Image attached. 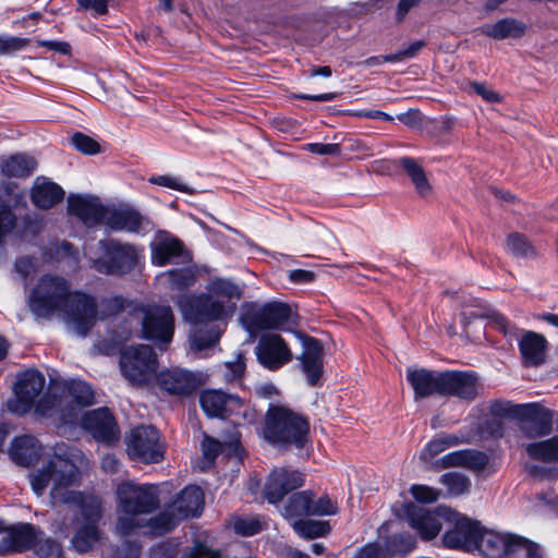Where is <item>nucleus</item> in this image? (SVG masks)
<instances>
[{"label": "nucleus", "mask_w": 558, "mask_h": 558, "mask_svg": "<svg viewBox=\"0 0 558 558\" xmlns=\"http://www.w3.org/2000/svg\"><path fill=\"white\" fill-rule=\"evenodd\" d=\"M84 463L81 450L57 445L52 457L29 474L34 493L41 496L50 486V497L54 504H65L74 508L71 518V546L78 554L94 549L102 537L101 522L105 514L102 499L93 494L70 490L81 481L80 469Z\"/></svg>", "instance_id": "obj_1"}, {"label": "nucleus", "mask_w": 558, "mask_h": 558, "mask_svg": "<svg viewBox=\"0 0 558 558\" xmlns=\"http://www.w3.org/2000/svg\"><path fill=\"white\" fill-rule=\"evenodd\" d=\"M208 295H181L178 299L177 304L186 322L196 326L205 322L222 320L229 315L223 300L241 298L239 287L225 279L213 280L208 286Z\"/></svg>", "instance_id": "obj_2"}, {"label": "nucleus", "mask_w": 558, "mask_h": 558, "mask_svg": "<svg viewBox=\"0 0 558 558\" xmlns=\"http://www.w3.org/2000/svg\"><path fill=\"white\" fill-rule=\"evenodd\" d=\"M265 439L280 449H304L310 442L307 418L286 407L270 404L263 427Z\"/></svg>", "instance_id": "obj_3"}, {"label": "nucleus", "mask_w": 558, "mask_h": 558, "mask_svg": "<svg viewBox=\"0 0 558 558\" xmlns=\"http://www.w3.org/2000/svg\"><path fill=\"white\" fill-rule=\"evenodd\" d=\"M475 549L487 558H541L539 547L524 537L480 529Z\"/></svg>", "instance_id": "obj_4"}, {"label": "nucleus", "mask_w": 558, "mask_h": 558, "mask_svg": "<svg viewBox=\"0 0 558 558\" xmlns=\"http://www.w3.org/2000/svg\"><path fill=\"white\" fill-rule=\"evenodd\" d=\"M94 402V391L92 387L82 380H71L65 384L63 393L57 397L52 390H49L37 403V411L45 415L51 414L53 410L60 411V417L64 423H75L78 413L72 403L78 407H88Z\"/></svg>", "instance_id": "obj_5"}, {"label": "nucleus", "mask_w": 558, "mask_h": 558, "mask_svg": "<svg viewBox=\"0 0 558 558\" xmlns=\"http://www.w3.org/2000/svg\"><path fill=\"white\" fill-rule=\"evenodd\" d=\"M70 293V283L66 279L54 275H45L39 278L33 289L28 306L39 317H49L58 312Z\"/></svg>", "instance_id": "obj_6"}, {"label": "nucleus", "mask_w": 558, "mask_h": 558, "mask_svg": "<svg viewBox=\"0 0 558 558\" xmlns=\"http://www.w3.org/2000/svg\"><path fill=\"white\" fill-rule=\"evenodd\" d=\"M142 337L153 341L160 350H166L174 333V316L170 306L153 305L142 307L136 313Z\"/></svg>", "instance_id": "obj_7"}, {"label": "nucleus", "mask_w": 558, "mask_h": 558, "mask_svg": "<svg viewBox=\"0 0 558 558\" xmlns=\"http://www.w3.org/2000/svg\"><path fill=\"white\" fill-rule=\"evenodd\" d=\"M104 256L92 260L90 267L107 276H123L131 272L138 259L137 250L129 243L109 239L99 242Z\"/></svg>", "instance_id": "obj_8"}, {"label": "nucleus", "mask_w": 558, "mask_h": 558, "mask_svg": "<svg viewBox=\"0 0 558 558\" xmlns=\"http://www.w3.org/2000/svg\"><path fill=\"white\" fill-rule=\"evenodd\" d=\"M128 456L142 463H159L165 457V445L160 434L151 425H140L125 437Z\"/></svg>", "instance_id": "obj_9"}, {"label": "nucleus", "mask_w": 558, "mask_h": 558, "mask_svg": "<svg viewBox=\"0 0 558 558\" xmlns=\"http://www.w3.org/2000/svg\"><path fill=\"white\" fill-rule=\"evenodd\" d=\"M294 317L295 313L290 305L269 302L248 308L242 320L248 331L256 332L267 329H284L290 324H294Z\"/></svg>", "instance_id": "obj_10"}, {"label": "nucleus", "mask_w": 558, "mask_h": 558, "mask_svg": "<svg viewBox=\"0 0 558 558\" xmlns=\"http://www.w3.org/2000/svg\"><path fill=\"white\" fill-rule=\"evenodd\" d=\"M159 486L122 483L117 488L119 507L126 514H146L159 508Z\"/></svg>", "instance_id": "obj_11"}, {"label": "nucleus", "mask_w": 558, "mask_h": 558, "mask_svg": "<svg viewBox=\"0 0 558 558\" xmlns=\"http://www.w3.org/2000/svg\"><path fill=\"white\" fill-rule=\"evenodd\" d=\"M156 353L150 345L140 344L121 352L120 369L124 378L133 386H142L155 372Z\"/></svg>", "instance_id": "obj_12"}, {"label": "nucleus", "mask_w": 558, "mask_h": 558, "mask_svg": "<svg viewBox=\"0 0 558 558\" xmlns=\"http://www.w3.org/2000/svg\"><path fill=\"white\" fill-rule=\"evenodd\" d=\"M65 316L68 325L80 336H86L97 320V304L92 296L71 292L58 311Z\"/></svg>", "instance_id": "obj_13"}, {"label": "nucleus", "mask_w": 558, "mask_h": 558, "mask_svg": "<svg viewBox=\"0 0 558 558\" xmlns=\"http://www.w3.org/2000/svg\"><path fill=\"white\" fill-rule=\"evenodd\" d=\"M311 490L292 494L282 509L286 519H296L310 515H332L338 511V506L328 496L314 499Z\"/></svg>", "instance_id": "obj_14"}, {"label": "nucleus", "mask_w": 558, "mask_h": 558, "mask_svg": "<svg viewBox=\"0 0 558 558\" xmlns=\"http://www.w3.org/2000/svg\"><path fill=\"white\" fill-rule=\"evenodd\" d=\"M257 362L268 371H278L293 359L291 349L278 333L263 335L254 348Z\"/></svg>", "instance_id": "obj_15"}, {"label": "nucleus", "mask_w": 558, "mask_h": 558, "mask_svg": "<svg viewBox=\"0 0 558 558\" xmlns=\"http://www.w3.org/2000/svg\"><path fill=\"white\" fill-rule=\"evenodd\" d=\"M440 396H451L464 401H473L480 395V377L473 372H441Z\"/></svg>", "instance_id": "obj_16"}, {"label": "nucleus", "mask_w": 558, "mask_h": 558, "mask_svg": "<svg viewBox=\"0 0 558 558\" xmlns=\"http://www.w3.org/2000/svg\"><path fill=\"white\" fill-rule=\"evenodd\" d=\"M298 337L303 348V352L298 356V360L301 362L308 385L316 386L323 376L324 348L320 341L313 337L304 333H299Z\"/></svg>", "instance_id": "obj_17"}, {"label": "nucleus", "mask_w": 558, "mask_h": 558, "mask_svg": "<svg viewBox=\"0 0 558 558\" xmlns=\"http://www.w3.org/2000/svg\"><path fill=\"white\" fill-rule=\"evenodd\" d=\"M82 425L101 442H112L119 438V428L112 413L107 408L86 412Z\"/></svg>", "instance_id": "obj_18"}, {"label": "nucleus", "mask_w": 558, "mask_h": 558, "mask_svg": "<svg viewBox=\"0 0 558 558\" xmlns=\"http://www.w3.org/2000/svg\"><path fill=\"white\" fill-rule=\"evenodd\" d=\"M303 484L304 477L299 471L278 468L272 470L269 474L264 488V495L269 502L276 504L289 492L303 486Z\"/></svg>", "instance_id": "obj_19"}, {"label": "nucleus", "mask_w": 558, "mask_h": 558, "mask_svg": "<svg viewBox=\"0 0 558 558\" xmlns=\"http://www.w3.org/2000/svg\"><path fill=\"white\" fill-rule=\"evenodd\" d=\"M157 385L170 395L187 396L199 387L201 381L194 373L175 367L160 372Z\"/></svg>", "instance_id": "obj_20"}, {"label": "nucleus", "mask_w": 558, "mask_h": 558, "mask_svg": "<svg viewBox=\"0 0 558 558\" xmlns=\"http://www.w3.org/2000/svg\"><path fill=\"white\" fill-rule=\"evenodd\" d=\"M105 223L114 231L140 232L150 226L149 218L132 206L107 209Z\"/></svg>", "instance_id": "obj_21"}, {"label": "nucleus", "mask_w": 558, "mask_h": 558, "mask_svg": "<svg viewBox=\"0 0 558 558\" xmlns=\"http://www.w3.org/2000/svg\"><path fill=\"white\" fill-rule=\"evenodd\" d=\"M521 429L527 437H541L551 432L553 412L537 403L524 404Z\"/></svg>", "instance_id": "obj_22"}, {"label": "nucleus", "mask_w": 558, "mask_h": 558, "mask_svg": "<svg viewBox=\"0 0 558 558\" xmlns=\"http://www.w3.org/2000/svg\"><path fill=\"white\" fill-rule=\"evenodd\" d=\"M481 526L466 518L460 519L442 536V544L451 549H475Z\"/></svg>", "instance_id": "obj_23"}, {"label": "nucleus", "mask_w": 558, "mask_h": 558, "mask_svg": "<svg viewBox=\"0 0 558 558\" xmlns=\"http://www.w3.org/2000/svg\"><path fill=\"white\" fill-rule=\"evenodd\" d=\"M199 401L208 416L226 417L236 413L243 405V401L239 397L227 395L221 390L204 391Z\"/></svg>", "instance_id": "obj_24"}, {"label": "nucleus", "mask_w": 558, "mask_h": 558, "mask_svg": "<svg viewBox=\"0 0 558 558\" xmlns=\"http://www.w3.org/2000/svg\"><path fill=\"white\" fill-rule=\"evenodd\" d=\"M45 384V376L37 371H26L19 376L14 386V392L22 403L23 411H27L39 398Z\"/></svg>", "instance_id": "obj_25"}, {"label": "nucleus", "mask_w": 558, "mask_h": 558, "mask_svg": "<svg viewBox=\"0 0 558 558\" xmlns=\"http://www.w3.org/2000/svg\"><path fill=\"white\" fill-rule=\"evenodd\" d=\"M36 529L29 523H21L8 530V534L0 541V554L24 551L36 544Z\"/></svg>", "instance_id": "obj_26"}, {"label": "nucleus", "mask_w": 558, "mask_h": 558, "mask_svg": "<svg viewBox=\"0 0 558 558\" xmlns=\"http://www.w3.org/2000/svg\"><path fill=\"white\" fill-rule=\"evenodd\" d=\"M407 379L414 390L415 400L433 395L440 396L441 372H433L426 368H408Z\"/></svg>", "instance_id": "obj_27"}, {"label": "nucleus", "mask_w": 558, "mask_h": 558, "mask_svg": "<svg viewBox=\"0 0 558 558\" xmlns=\"http://www.w3.org/2000/svg\"><path fill=\"white\" fill-rule=\"evenodd\" d=\"M68 205L69 213L80 218L88 227L105 221L107 208L94 199L71 195Z\"/></svg>", "instance_id": "obj_28"}, {"label": "nucleus", "mask_w": 558, "mask_h": 558, "mask_svg": "<svg viewBox=\"0 0 558 558\" xmlns=\"http://www.w3.org/2000/svg\"><path fill=\"white\" fill-rule=\"evenodd\" d=\"M204 505V494L196 485H190L183 488L175 499L170 504L173 511L178 513L179 519L199 515Z\"/></svg>", "instance_id": "obj_29"}, {"label": "nucleus", "mask_w": 558, "mask_h": 558, "mask_svg": "<svg viewBox=\"0 0 558 558\" xmlns=\"http://www.w3.org/2000/svg\"><path fill=\"white\" fill-rule=\"evenodd\" d=\"M546 338L534 331H525L519 341V349L526 365L538 366L545 361Z\"/></svg>", "instance_id": "obj_30"}, {"label": "nucleus", "mask_w": 558, "mask_h": 558, "mask_svg": "<svg viewBox=\"0 0 558 558\" xmlns=\"http://www.w3.org/2000/svg\"><path fill=\"white\" fill-rule=\"evenodd\" d=\"M202 451L203 456L210 463L214 462L219 453H227L228 456L241 458L243 449L240 446V435L236 430H233L228 439L223 440L205 436L202 441Z\"/></svg>", "instance_id": "obj_31"}, {"label": "nucleus", "mask_w": 558, "mask_h": 558, "mask_svg": "<svg viewBox=\"0 0 558 558\" xmlns=\"http://www.w3.org/2000/svg\"><path fill=\"white\" fill-rule=\"evenodd\" d=\"M183 254L182 242L167 233L160 234L151 243V262L157 266H166L173 258Z\"/></svg>", "instance_id": "obj_32"}, {"label": "nucleus", "mask_w": 558, "mask_h": 558, "mask_svg": "<svg viewBox=\"0 0 558 558\" xmlns=\"http://www.w3.org/2000/svg\"><path fill=\"white\" fill-rule=\"evenodd\" d=\"M527 29L525 23L513 19L505 17L498 20L494 24H485L481 27V34L495 39L504 40L508 38L517 39L521 38Z\"/></svg>", "instance_id": "obj_33"}, {"label": "nucleus", "mask_w": 558, "mask_h": 558, "mask_svg": "<svg viewBox=\"0 0 558 558\" xmlns=\"http://www.w3.org/2000/svg\"><path fill=\"white\" fill-rule=\"evenodd\" d=\"M461 317L464 326L470 324L472 319L486 317L490 318L506 336L511 335L512 332L517 335L519 331L518 328L509 324L508 319L502 314L482 304L465 305L461 313Z\"/></svg>", "instance_id": "obj_34"}, {"label": "nucleus", "mask_w": 558, "mask_h": 558, "mask_svg": "<svg viewBox=\"0 0 558 558\" xmlns=\"http://www.w3.org/2000/svg\"><path fill=\"white\" fill-rule=\"evenodd\" d=\"M41 446L37 439L32 436H21L15 438L10 449V456L14 462L20 465H31L39 458Z\"/></svg>", "instance_id": "obj_35"}, {"label": "nucleus", "mask_w": 558, "mask_h": 558, "mask_svg": "<svg viewBox=\"0 0 558 558\" xmlns=\"http://www.w3.org/2000/svg\"><path fill=\"white\" fill-rule=\"evenodd\" d=\"M64 191L54 182L43 180L36 182L32 189L31 198L35 206L48 209L62 202Z\"/></svg>", "instance_id": "obj_36"}, {"label": "nucleus", "mask_w": 558, "mask_h": 558, "mask_svg": "<svg viewBox=\"0 0 558 558\" xmlns=\"http://www.w3.org/2000/svg\"><path fill=\"white\" fill-rule=\"evenodd\" d=\"M37 167L35 158L25 154L0 157L1 173L8 178L29 177Z\"/></svg>", "instance_id": "obj_37"}, {"label": "nucleus", "mask_w": 558, "mask_h": 558, "mask_svg": "<svg viewBox=\"0 0 558 558\" xmlns=\"http://www.w3.org/2000/svg\"><path fill=\"white\" fill-rule=\"evenodd\" d=\"M444 468L465 466L473 470H483L488 463V457L477 450H458L446 454L441 459Z\"/></svg>", "instance_id": "obj_38"}, {"label": "nucleus", "mask_w": 558, "mask_h": 558, "mask_svg": "<svg viewBox=\"0 0 558 558\" xmlns=\"http://www.w3.org/2000/svg\"><path fill=\"white\" fill-rule=\"evenodd\" d=\"M410 525L416 530L425 541L435 538L441 530L439 519L429 511L423 509L411 514Z\"/></svg>", "instance_id": "obj_39"}, {"label": "nucleus", "mask_w": 558, "mask_h": 558, "mask_svg": "<svg viewBox=\"0 0 558 558\" xmlns=\"http://www.w3.org/2000/svg\"><path fill=\"white\" fill-rule=\"evenodd\" d=\"M398 165L410 177L418 195L426 197L432 194V185L429 184L423 167L411 157H402L398 160Z\"/></svg>", "instance_id": "obj_40"}, {"label": "nucleus", "mask_w": 558, "mask_h": 558, "mask_svg": "<svg viewBox=\"0 0 558 558\" xmlns=\"http://www.w3.org/2000/svg\"><path fill=\"white\" fill-rule=\"evenodd\" d=\"M221 336L217 325H205L195 327L190 336V348L194 352H202L215 345Z\"/></svg>", "instance_id": "obj_41"}, {"label": "nucleus", "mask_w": 558, "mask_h": 558, "mask_svg": "<svg viewBox=\"0 0 558 558\" xmlns=\"http://www.w3.org/2000/svg\"><path fill=\"white\" fill-rule=\"evenodd\" d=\"M525 451L533 460H539L542 462H557L558 437L529 444L525 447Z\"/></svg>", "instance_id": "obj_42"}, {"label": "nucleus", "mask_w": 558, "mask_h": 558, "mask_svg": "<svg viewBox=\"0 0 558 558\" xmlns=\"http://www.w3.org/2000/svg\"><path fill=\"white\" fill-rule=\"evenodd\" d=\"M132 335V324L124 320L122 324L114 325L109 331V338L99 343L100 350L105 354H111L116 349L124 344Z\"/></svg>", "instance_id": "obj_43"}, {"label": "nucleus", "mask_w": 558, "mask_h": 558, "mask_svg": "<svg viewBox=\"0 0 558 558\" xmlns=\"http://www.w3.org/2000/svg\"><path fill=\"white\" fill-rule=\"evenodd\" d=\"M507 251L518 258H532L537 255L535 246L521 233L513 232L506 239Z\"/></svg>", "instance_id": "obj_44"}, {"label": "nucleus", "mask_w": 558, "mask_h": 558, "mask_svg": "<svg viewBox=\"0 0 558 558\" xmlns=\"http://www.w3.org/2000/svg\"><path fill=\"white\" fill-rule=\"evenodd\" d=\"M162 276L167 278L172 290H185L196 282V271L191 266L170 269Z\"/></svg>", "instance_id": "obj_45"}, {"label": "nucleus", "mask_w": 558, "mask_h": 558, "mask_svg": "<svg viewBox=\"0 0 558 558\" xmlns=\"http://www.w3.org/2000/svg\"><path fill=\"white\" fill-rule=\"evenodd\" d=\"M462 442V439H460L456 435H445L438 438H435L430 440L425 448L421 451L420 458L428 462L442 451H445L447 448L457 446Z\"/></svg>", "instance_id": "obj_46"}, {"label": "nucleus", "mask_w": 558, "mask_h": 558, "mask_svg": "<svg viewBox=\"0 0 558 558\" xmlns=\"http://www.w3.org/2000/svg\"><path fill=\"white\" fill-rule=\"evenodd\" d=\"M293 530L302 537L315 538L329 533L330 525L326 521L296 520L292 524Z\"/></svg>", "instance_id": "obj_47"}, {"label": "nucleus", "mask_w": 558, "mask_h": 558, "mask_svg": "<svg viewBox=\"0 0 558 558\" xmlns=\"http://www.w3.org/2000/svg\"><path fill=\"white\" fill-rule=\"evenodd\" d=\"M182 519L172 510L170 505L165 511L149 520V526L155 534H165L171 532Z\"/></svg>", "instance_id": "obj_48"}, {"label": "nucleus", "mask_w": 558, "mask_h": 558, "mask_svg": "<svg viewBox=\"0 0 558 558\" xmlns=\"http://www.w3.org/2000/svg\"><path fill=\"white\" fill-rule=\"evenodd\" d=\"M415 547V539L409 533H397L390 536L387 541V549L392 555H404L413 550Z\"/></svg>", "instance_id": "obj_49"}, {"label": "nucleus", "mask_w": 558, "mask_h": 558, "mask_svg": "<svg viewBox=\"0 0 558 558\" xmlns=\"http://www.w3.org/2000/svg\"><path fill=\"white\" fill-rule=\"evenodd\" d=\"M439 481L448 487L449 493L453 496L462 495L470 488L469 478L456 472L441 475Z\"/></svg>", "instance_id": "obj_50"}, {"label": "nucleus", "mask_w": 558, "mask_h": 558, "mask_svg": "<svg viewBox=\"0 0 558 558\" xmlns=\"http://www.w3.org/2000/svg\"><path fill=\"white\" fill-rule=\"evenodd\" d=\"M233 527L236 534L253 536L264 529V522L258 517L239 518L234 521Z\"/></svg>", "instance_id": "obj_51"}, {"label": "nucleus", "mask_w": 558, "mask_h": 558, "mask_svg": "<svg viewBox=\"0 0 558 558\" xmlns=\"http://www.w3.org/2000/svg\"><path fill=\"white\" fill-rule=\"evenodd\" d=\"M524 404H512L509 401L496 400L489 407L490 414L495 417H521Z\"/></svg>", "instance_id": "obj_52"}, {"label": "nucleus", "mask_w": 558, "mask_h": 558, "mask_svg": "<svg viewBox=\"0 0 558 558\" xmlns=\"http://www.w3.org/2000/svg\"><path fill=\"white\" fill-rule=\"evenodd\" d=\"M74 147L85 155H96L100 151V145L90 136L83 133H75L71 138Z\"/></svg>", "instance_id": "obj_53"}, {"label": "nucleus", "mask_w": 558, "mask_h": 558, "mask_svg": "<svg viewBox=\"0 0 558 558\" xmlns=\"http://www.w3.org/2000/svg\"><path fill=\"white\" fill-rule=\"evenodd\" d=\"M16 227V216L9 206L0 204V243Z\"/></svg>", "instance_id": "obj_54"}, {"label": "nucleus", "mask_w": 558, "mask_h": 558, "mask_svg": "<svg viewBox=\"0 0 558 558\" xmlns=\"http://www.w3.org/2000/svg\"><path fill=\"white\" fill-rule=\"evenodd\" d=\"M29 39L15 36L0 35V54L12 53L25 48Z\"/></svg>", "instance_id": "obj_55"}, {"label": "nucleus", "mask_w": 558, "mask_h": 558, "mask_svg": "<svg viewBox=\"0 0 558 558\" xmlns=\"http://www.w3.org/2000/svg\"><path fill=\"white\" fill-rule=\"evenodd\" d=\"M412 496L420 502L430 504L439 498L440 493L426 485H413L410 489Z\"/></svg>", "instance_id": "obj_56"}, {"label": "nucleus", "mask_w": 558, "mask_h": 558, "mask_svg": "<svg viewBox=\"0 0 558 558\" xmlns=\"http://www.w3.org/2000/svg\"><path fill=\"white\" fill-rule=\"evenodd\" d=\"M137 514L123 513L118 518L117 531L121 536L131 535L137 527H140V521L136 518Z\"/></svg>", "instance_id": "obj_57"}, {"label": "nucleus", "mask_w": 558, "mask_h": 558, "mask_svg": "<svg viewBox=\"0 0 558 558\" xmlns=\"http://www.w3.org/2000/svg\"><path fill=\"white\" fill-rule=\"evenodd\" d=\"M149 182L156 185L169 187L184 193H192V190L171 175H156L149 179Z\"/></svg>", "instance_id": "obj_58"}, {"label": "nucleus", "mask_w": 558, "mask_h": 558, "mask_svg": "<svg viewBox=\"0 0 558 558\" xmlns=\"http://www.w3.org/2000/svg\"><path fill=\"white\" fill-rule=\"evenodd\" d=\"M36 551L41 558L59 557L61 554V546L59 543L48 538L37 543Z\"/></svg>", "instance_id": "obj_59"}, {"label": "nucleus", "mask_w": 558, "mask_h": 558, "mask_svg": "<svg viewBox=\"0 0 558 558\" xmlns=\"http://www.w3.org/2000/svg\"><path fill=\"white\" fill-rule=\"evenodd\" d=\"M226 368V379L227 380H235L240 378L245 369V361L244 357L240 354L236 360L233 362H227L225 364Z\"/></svg>", "instance_id": "obj_60"}, {"label": "nucleus", "mask_w": 558, "mask_h": 558, "mask_svg": "<svg viewBox=\"0 0 558 558\" xmlns=\"http://www.w3.org/2000/svg\"><path fill=\"white\" fill-rule=\"evenodd\" d=\"M471 87L487 102L495 104L501 101V96L495 90L490 89L485 83L472 82Z\"/></svg>", "instance_id": "obj_61"}, {"label": "nucleus", "mask_w": 558, "mask_h": 558, "mask_svg": "<svg viewBox=\"0 0 558 558\" xmlns=\"http://www.w3.org/2000/svg\"><path fill=\"white\" fill-rule=\"evenodd\" d=\"M306 149L313 154L317 155H330V156H338L340 155V145L330 143V144H323V143H310L306 145Z\"/></svg>", "instance_id": "obj_62"}, {"label": "nucleus", "mask_w": 558, "mask_h": 558, "mask_svg": "<svg viewBox=\"0 0 558 558\" xmlns=\"http://www.w3.org/2000/svg\"><path fill=\"white\" fill-rule=\"evenodd\" d=\"M15 269L23 277H27L36 270L35 259L29 256H22L16 259Z\"/></svg>", "instance_id": "obj_63"}, {"label": "nucleus", "mask_w": 558, "mask_h": 558, "mask_svg": "<svg viewBox=\"0 0 558 558\" xmlns=\"http://www.w3.org/2000/svg\"><path fill=\"white\" fill-rule=\"evenodd\" d=\"M102 304L107 315H114L124 308L125 300L122 296H112L104 300Z\"/></svg>", "instance_id": "obj_64"}]
</instances>
